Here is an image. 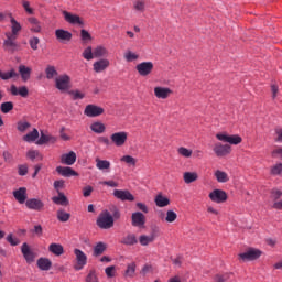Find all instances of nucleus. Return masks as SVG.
Instances as JSON below:
<instances>
[{
	"mask_svg": "<svg viewBox=\"0 0 282 282\" xmlns=\"http://www.w3.org/2000/svg\"><path fill=\"white\" fill-rule=\"evenodd\" d=\"M97 226L102 230L113 228V216L108 210L102 212L97 218Z\"/></svg>",
	"mask_w": 282,
	"mask_h": 282,
	"instance_id": "f257e3e1",
	"label": "nucleus"
},
{
	"mask_svg": "<svg viewBox=\"0 0 282 282\" xmlns=\"http://www.w3.org/2000/svg\"><path fill=\"white\" fill-rule=\"evenodd\" d=\"M262 254V250L249 248L247 251L238 254V260L242 263H246V261H257Z\"/></svg>",
	"mask_w": 282,
	"mask_h": 282,
	"instance_id": "f03ea898",
	"label": "nucleus"
},
{
	"mask_svg": "<svg viewBox=\"0 0 282 282\" xmlns=\"http://www.w3.org/2000/svg\"><path fill=\"white\" fill-rule=\"evenodd\" d=\"M127 140H129V132L127 131L115 132L110 135V141L118 148L124 147L127 144Z\"/></svg>",
	"mask_w": 282,
	"mask_h": 282,
	"instance_id": "7ed1b4c3",
	"label": "nucleus"
},
{
	"mask_svg": "<svg viewBox=\"0 0 282 282\" xmlns=\"http://www.w3.org/2000/svg\"><path fill=\"white\" fill-rule=\"evenodd\" d=\"M213 151L216 158H226V155H230V153L232 152V148L230 147V144L217 142L214 144Z\"/></svg>",
	"mask_w": 282,
	"mask_h": 282,
	"instance_id": "20e7f679",
	"label": "nucleus"
},
{
	"mask_svg": "<svg viewBox=\"0 0 282 282\" xmlns=\"http://www.w3.org/2000/svg\"><path fill=\"white\" fill-rule=\"evenodd\" d=\"M62 14L66 23H69L70 25H79V28H85V22L83 21L82 18H79L78 14H74L68 11H62Z\"/></svg>",
	"mask_w": 282,
	"mask_h": 282,
	"instance_id": "39448f33",
	"label": "nucleus"
},
{
	"mask_svg": "<svg viewBox=\"0 0 282 282\" xmlns=\"http://www.w3.org/2000/svg\"><path fill=\"white\" fill-rule=\"evenodd\" d=\"M74 254H75V265H74V270H83V268H85V265H87V254H85L83 252V250L80 249H74Z\"/></svg>",
	"mask_w": 282,
	"mask_h": 282,
	"instance_id": "423d86ee",
	"label": "nucleus"
},
{
	"mask_svg": "<svg viewBox=\"0 0 282 282\" xmlns=\"http://www.w3.org/2000/svg\"><path fill=\"white\" fill-rule=\"evenodd\" d=\"M7 39L3 42V47L6 52H10L11 54H14L17 50H19V44L17 43V37L12 36L10 32L6 33Z\"/></svg>",
	"mask_w": 282,
	"mask_h": 282,
	"instance_id": "0eeeda50",
	"label": "nucleus"
},
{
	"mask_svg": "<svg viewBox=\"0 0 282 282\" xmlns=\"http://www.w3.org/2000/svg\"><path fill=\"white\" fill-rule=\"evenodd\" d=\"M84 113L87 118H98V116H102V113H105V108L89 104L86 106Z\"/></svg>",
	"mask_w": 282,
	"mask_h": 282,
	"instance_id": "6e6552de",
	"label": "nucleus"
},
{
	"mask_svg": "<svg viewBox=\"0 0 282 282\" xmlns=\"http://www.w3.org/2000/svg\"><path fill=\"white\" fill-rule=\"evenodd\" d=\"M25 206L29 210H36L37 213H41L45 208V203L39 198H29L25 202Z\"/></svg>",
	"mask_w": 282,
	"mask_h": 282,
	"instance_id": "1a4fd4ad",
	"label": "nucleus"
},
{
	"mask_svg": "<svg viewBox=\"0 0 282 282\" xmlns=\"http://www.w3.org/2000/svg\"><path fill=\"white\" fill-rule=\"evenodd\" d=\"M153 62H142L135 66L139 76H149L153 72Z\"/></svg>",
	"mask_w": 282,
	"mask_h": 282,
	"instance_id": "9d476101",
	"label": "nucleus"
},
{
	"mask_svg": "<svg viewBox=\"0 0 282 282\" xmlns=\"http://www.w3.org/2000/svg\"><path fill=\"white\" fill-rule=\"evenodd\" d=\"M209 199L215 204H224L228 199V194L224 189H214L209 193Z\"/></svg>",
	"mask_w": 282,
	"mask_h": 282,
	"instance_id": "9b49d317",
	"label": "nucleus"
},
{
	"mask_svg": "<svg viewBox=\"0 0 282 282\" xmlns=\"http://www.w3.org/2000/svg\"><path fill=\"white\" fill-rule=\"evenodd\" d=\"M131 220L134 228H144V225L147 224V216L140 212L132 213Z\"/></svg>",
	"mask_w": 282,
	"mask_h": 282,
	"instance_id": "f8f14e48",
	"label": "nucleus"
},
{
	"mask_svg": "<svg viewBox=\"0 0 282 282\" xmlns=\"http://www.w3.org/2000/svg\"><path fill=\"white\" fill-rule=\"evenodd\" d=\"M72 32L65 29L55 30V39L58 41V43H69V41H72Z\"/></svg>",
	"mask_w": 282,
	"mask_h": 282,
	"instance_id": "ddd939ff",
	"label": "nucleus"
},
{
	"mask_svg": "<svg viewBox=\"0 0 282 282\" xmlns=\"http://www.w3.org/2000/svg\"><path fill=\"white\" fill-rule=\"evenodd\" d=\"M21 252H22L26 263H29V264L34 263V260L36 259V254L34 253V251H32V249H30V246L28 245V242H24L22 245Z\"/></svg>",
	"mask_w": 282,
	"mask_h": 282,
	"instance_id": "4468645a",
	"label": "nucleus"
},
{
	"mask_svg": "<svg viewBox=\"0 0 282 282\" xmlns=\"http://www.w3.org/2000/svg\"><path fill=\"white\" fill-rule=\"evenodd\" d=\"M113 195L117 199H120L121 202H134L135 200V197L129 191L115 189Z\"/></svg>",
	"mask_w": 282,
	"mask_h": 282,
	"instance_id": "2eb2a0df",
	"label": "nucleus"
},
{
	"mask_svg": "<svg viewBox=\"0 0 282 282\" xmlns=\"http://www.w3.org/2000/svg\"><path fill=\"white\" fill-rule=\"evenodd\" d=\"M69 82L70 78L68 75H61L55 79L56 88L59 89V91H65L69 89Z\"/></svg>",
	"mask_w": 282,
	"mask_h": 282,
	"instance_id": "dca6fc26",
	"label": "nucleus"
},
{
	"mask_svg": "<svg viewBox=\"0 0 282 282\" xmlns=\"http://www.w3.org/2000/svg\"><path fill=\"white\" fill-rule=\"evenodd\" d=\"M171 94H173V90H171V88L162 86H158L154 88V96L161 100H166V98H169Z\"/></svg>",
	"mask_w": 282,
	"mask_h": 282,
	"instance_id": "f3484780",
	"label": "nucleus"
},
{
	"mask_svg": "<svg viewBox=\"0 0 282 282\" xmlns=\"http://www.w3.org/2000/svg\"><path fill=\"white\" fill-rule=\"evenodd\" d=\"M56 171L62 177H78V172L74 171L72 167L57 166Z\"/></svg>",
	"mask_w": 282,
	"mask_h": 282,
	"instance_id": "a211bd4d",
	"label": "nucleus"
},
{
	"mask_svg": "<svg viewBox=\"0 0 282 282\" xmlns=\"http://www.w3.org/2000/svg\"><path fill=\"white\" fill-rule=\"evenodd\" d=\"M109 65H110L109 59L102 58V59L95 62L93 64V68H94V72H96V74H100L101 72H105V69H107V67H109Z\"/></svg>",
	"mask_w": 282,
	"mask_h": 282,
	"instance_id": "6ab92c4d",
	"label": "nucleus"
},
{
	"mask_svg": "<svg viewBox=\"0 0 282 282\" xmlns=\"http://www.w3.org/2000/svg\"><path fill=\"white\" fill-rule=\"evenodd\" d=\"M13 197H15L19 204H25L28 199V189L25 187H20L18 191L13 192Z\"/></svg>",
	"mask_w": 282,
	"mask_h": 282,
	"instance_id": "aec40b11",
	"label": "nucleus"
},
{
	"mask_svg": "<svg viewBox=\"0 0 282 282\" xmlns=\"http://www.w3.org/2000/svg\"><path fill=\"white\" fill-rule=\"evenodd\" d=\"M62 164H66L67 166H72L76 163V152L70 151L69 153L63 154L61 156Z\"/></svg>",
	"mask_w": 282,
	"mask_h": 282,
	"instance_id": "412c9836",
	"label": "nucleus"
},
{
	"mask_svg": "<svg viewBox=\"0 0 282 282\" xmlns=\"http://www.w3.org/2000/svg\"><path fill=\"white\" fill-rule=\"evenodd\" d=\"M10 91L12 96H22V98H28V94H30V90H28V87L25 86L17 88V86L11 85Z\"/></svg>",
	"mask_w": 282,
	"mask_h": 282,
	"instance_id": "4be33fe9",
	"label": "nucleus"
},
{
	"mask_svg": "<svg viewBox=\"0 0 282 282\" xmlns=\"http://www.w3.org/2000/svg\"><path fill=\"white\" fill-rule=\"evenodd\" d=\"M37 268L44 272H47L52 269V260L48 258H40L37 259Z\"/></svg>",
	"mask_w": 282,
	"mask_h": 282,
	"instance_id": "5701e85b",
	"label": "nucleus"
},
{
	"mask_svg": "<svg viewBox=\"0 0 282 282\" xmlns=\"http://www.w3.org/2000/svg\"><path fill=\"white\" fill-rule=\"evenodd\" d=\"M10 23H11V36H19V33L21 32V23L14 19V17L10 15Z\"/></svg>",
	"mask_w": 282,
	"mask_h": 282,
	"instance_id": "b1692460",
	"label": "nucleus"
},
{
	"mask_svg": "<svg viewBox=\"0 0 282 282\" xmlns=\"http://www.w3.org/2000/svg\"><path fill=\"white\" fill-rule=\"evenodd\" d=\"M90 130L93 133L101 134L107 131V127L101 121H95L90 124Z\"/></svg>",
	"mask_w": 282,
	"mask_h": 282,
	"instance_id": "393cba45",
	"label": "nucleus"
},
{
	"mask_svg": "<svg viewBox=\"0 0 282 282\" xmlns=\"http://www.w3.org/2000/svg\"><path fill=\"white\" fill-rule=\"evenodd\" d=\"M48 251H51L52 254H55V257H61V254H65V248H63V245L61 243H51L48 246Z\"/></svg>",
	"mask_w": 282,
	"mask_h": 282,
	"instance_id": "a878e982",
	"label": "nucleus"
},
{
	"mask_svg": "<svg viewBox=\"0 0 282 282\" xmlns=\"http://www.w3.org/2000/svg\"><path fill=\"white\" fill-rule=\"evenodd\" d=\"M154 202L159 208H165V206H169V204H171V200L169 199V197L162 194H158L154 198Z\"/></svg>",
	"mask_w": 282,
	"mask_h": 282,
	"instance_id": "bb28decb",
	"label": "nucleus"
},
{
	"mask_svg": "<svg viewBox=\"0 0 282 282\" xmlns=\"http://www.w3.org/2000/svg\"><path fill=\"white\" fill-rule=\"evenodd\" d=\"M138 264H135V262L128 263L123 276H126V279H133V276H135Z\"/></svg>",
	"mask_w": 282,
	"mask_h": 282,
	"instance_id": "cd10ccee",
	"label": "nucleus"
},
{
	"mask_svg": "<svg viewBox=\"0 0 282 282\" xmlns=\"http://www.w3.org/2000/svg\"><path fill=\"white\" fill-rule=\"evenodd\" d=\"M56 140H57L56 137L41 132L40 139L37 140V144L40 145L47 144V142H51L52 144H54Z\"/></svg>",
	"mask_w": 282,
	"mask_h": 282,
	"instance_id": "c85d7f7f",
	"label": "nucleus"
},
{
	"mask_svg": "<svg viewBox=\"0 0 282 282\" xmlns=\"http://www.w3.org/2000/svg\"><path fill=\"white\" fill-rule=\"evenodd\" d=\"M198 178H199V175H197L196 172H185L183 174V180L185 184H193V182H197Z\"/></svg>",
	"mask_w": 282,
	"mask_h": 282,
	"instance_id": "c756f323",
	"label": "nucleus"
},
{
	"mask_svg": "<svg viewBox=\"0 0 282 282\" xmlns=\"http://www.w3.org/2000/svg\"><path fill=\"white\" fill-rule=\"evenodd\" d=\"M217 182H219V184H226V182H229L230 181V177H228V173L221 171V170H217L215 173H214Z\"/></svg>",
	"mask_w": 282,
	"mask_h": 282,
	"instance_id": "7c9ffc66",
	"label": "nucleus"
},
{
	"mask_svg": "<svg viewBox=\"0 0 282 282\" xmlns=\"http://www.w3.org/2000/svg\"><path fill=\"white\" fill-rule=\"evenodd\" d=\"M54 204H57L58 206H68L69 200L67 199L66 195L63 193H58V196H54L53 198Z\"/></svg>",
	"mask_w": 282,
	"mask_h": 282,
	"instance_id": "2f4dec72",
	"label": "nucleus"
},
{
	"mask_svg": "<svg viewBox=\"0 0 282 282\" xmlns=\"http://www.w3.org/2000/svg\"><path fill=\"white\" fill-rule=\"evenodd\" d=\"M94 56L95 58H105L109 56V51L105 46H97L94 48Z\"/></svg>",
	"mask_w": 282,
	"mask_h": 282,
	"instance_id": "473e14b6",
	"label": "nucleus"
},
{
	"mask_svg": "<svg viewBox=\"0 0 282 282\" xmlns=\"http://www.w3.org/2000/svg\"><path fill=\"white\" fill-rule=\"evenodd\" d=\"M19 72L22 80H30V74H32V68L25 66V65H20L19 66Z\"/></svg>",
	"mask_w": 282,
	"mask_h": 282,
	"instance_id": "72a5a7b5",
	"label": "nucleus"
},
{
	"mask_svg": "<svg viewBox=\"0 0 282 282\" xmlns=\"http://www.w3.org/2000/svg\"><path fill=\"white\" fill-rule=\"evenodd\" d=\"M95 162H96V167L99 171H106V170L111 169V162H109L107 160L96 159Z\"/></svg>",
	"mask_w": 282,
	"mask_h": 282,
	"instance_id": "f704fd0d",
	"label": "nucleus"
},
{
	"mask_svg": "<svg viewBox=\"0 0 282 282\" xmlns=\"http://www.w3.org/2000/svg\"><path fill=\"white\" fill-rule=\"evenodd\" d=\"M155 241V234H151L150 236L142 235L139 237V243L142 246H149V243H153Z\"/></svg>",
	"mask_w": 282,
	"mask_h": 282,
	"instance_id": "c9c22d12",
	"label": "nucleus"
},
{
	"mask_svg": "<svg viewBox=\"0 0 282 282\" xmlns=\"http://www.w3.org/2000/svg\"><path fill=\"white\" fill-rule=\"evenodd\" d=\"M24 142H35L39 140V130L36 128L23 137Z\"/></svg>",
	"mask_w": 282,
	"mask_h": 282,
	"instance_id": "e433bc0d",
	"label": "nucleus"
},
{
	"mask_svg": "<svg viewBox=\"0 0 282 282\" xmlns=\"http://www.w3.org/2000/svg\"><path fill=\"white\" fill-rule=\"evenodd\" d=\"M105 250H107V245H105V242H98L95 247H94V257H100V254H104Z\"/></svg>",
	"mask_w": 282,
	"mask_h": 282,
	"instance_id": "4c0bfd02",
	"label": "nucleus"
},
{
	"mask_svg": "<svg viewBox=\"0 0 282 282\" xmlns=\"http://www.w3.org/2000/svg\"><path fill=\"white\" fill-rule=\"evenodd\" d=\"M121 243H123L124 246H135V243H138V238L135 237V235L131 234L126 236Z\"/></svg>",
	"mask_w": 282,
	"mask_h": 282,
	"instance_id": "58836bf2",
	"label": "nucleus"
},
{
	"mask_svg": "<svg viewBox=\"0 0 282 282\" xmlns=\"http://www.w3.org/2000/svg\"><path fill=\"white\" fill-rule=\"evenodd\" d=\"M70 217H72V214L65 212L64 209L57 210V219H58V221H62V223L69 221Z\"/></svg>",
	"mask_w": 282,
	"mask_h": 282,
	"instance_id": "ea45409f",
	"label": "nucleus"
},
{
	"mask_svg": "<svg viewBox=\"0 0 282 282\" xmlns=\"http://www.w3.org/2000/svg\"><path fill=\"white\" fill-rule=\"evenodd\" d=\"M17 76H19V74H17L14 69H11L10 72H6V73L0 70V78L2 80H10V78H17Z\"/></svg>",
	"mask_w": 282,
	"mask_h": 282,
	"instance_id": "a19ab883",
	"label": "nucleus"
},
{
	"mask_svg": "<svg viewBox=\"0 0 282 282\" xmlns=\"http://www.w3.org/2000/svg\"><path fill=\"white\" fill-rule=\"evenodd\" d=\"M14 109V104L12 101H6L0 105V110L2 113H10Z\"/></svg>",
	"mask_w": 282,
	"mask_h": 282,
	"instance_id": "79ce46f5",
	"label": "nucleus"
},
{
	"mask_svg": "<svg viewBox=\"0 0 282 282\" xmlns=\"http://www.w3.org/2000/svg\"><path fill=\"white\" fill-rule=\"evenodd\" d=\"M30 127H32V123L28 121H18L17 123V129L18 131H20V133H25V131L30 129Z\"/></svg>",
	"mask_w": 282,
	"mask_h": 282,
	"instance_id": "37998d69",
	"label": "nucleus"
},
{
	"mask_svg": "<svg viewBox=\"0 0 282 282\" xmlns=\"http://www.w3.org/2000/svg\"><path fill=\"white\" fill-rule=\"evenodd\" d=\"M46 78L48 80H52L55 76H58V72L56 70V67L54 66H47L45 69Z\"/></svg>",
	"mask_w": 282,
	"mask_h": 282,
	"instance_id": "c03bdc74",
	"label": "nucleus"
},
{
	"mask_svg": "<svg viewBox=\"0 0 282 282\" xmlns=\"http://www.w3.org/2000/svg\"><path fill=\"white\" fill-rule=\"evenodd\" d=\"M120 162H124L126 164H128L129 166H135L138 160H135V158L131 156V155H123L120 159Z\"/></svg>",
	"mask_w": 282,
	"mask_h": 282,
	"instance_id": "a18cd8bd",
	"label": "nucleus"
},
{
	"mask_svg": "<svg viewBox=\"0 0 282 282\" xmlns=\"http://www.w3.org/2000/svg\"><path fill=\"white\" fill-rule=\"evenodd\" d=\"M138 58H140V55H138L131 51H127L124 53V59L127 61V63H132V61H138Z\"/></svg>",
	"mask_w": 282,
	"mask_h": 282,
	"instance_id": "49530a36",
	"label": "nucleus"
},
{
	"mask_svg": "<svg viewBox=\"0 0 282 282\" xmlns=\"http://www.w3.org/2000/svg\"><path fill=\"white\" fill-rule=\"evenodd\" d=\"M83 57L85 58V61H93V58H95L91 46H88L84 50Z\"/></svg>",
	"mask_w": 282,
	"mask_h": 282,
	"instance_id": "de8ad7c7",
	"label": "nucleus"
},
{
	"mask_svg": "<svg viewBox=\"0 0 282 282\" xmlns=\"http://www.w3.org/2000/svg\"><path fill=\"white\" fill-rule=\"evenodd\" d=\"M241 142H242V139L239 134H232V135L229 134L228 141H227L228 144H241Z\"/></svg>",
	"mask_w": 282,
	"mask_h": 282,
	"instance_id": "09e8293b",
	"label": "nucleus"
},
{
	"mask_svg": "<svg viewBox=\"0 0 282 282\" xmlns=\"http://www.w3.org/2000/svg\"><path fill=\"white\" fill-rule=\"evenodd\" d=\"M176 219H177V213L173 210L166 212L165 221H167V224H173V221H175Z\"/></svg>",
	"mask_w": 282,
	"mask_h": 282,
	"instance_id": "8fccbe9b",
	"label": "nucleus"
},
{
	"mask_svg": "<svg viewBox=\"0 0 282 282\" xmlns=\"http://www.w3.org/2000/svg\"><path fill=\"white\" fill-rule=\"evenodd\" d=\"M133 8L137 10V12H144L145 10V4L143 0H135L133 2Z\"/></svg>",
	"mask_w": 282,
	"mask_h": 282,
	"instance_id": "3c124183",
	"label": "nucleus"
},
{
	"mask_svg": "<svg viewBox=\"0 0 282 282\" xmlns=\"http://www.w3.org/2000/svg\"><path fill=\"white\" fill-rule=\"evenodd\" d=\"M271 175H280L282 177V163H278L271 167Z\"/></svg>",
	"mask_w": 282,
	"mask_h": 282,
	"instance_id": "603ef678",
	"label": "nucleus"
},
{
	"mask_svg": "<svg viewBox=\"0 0 282 282\" xmlns=\"http://www.w3.org/2000/svg\"><path fill=\"white\" fill-rule=\"evenodd\" d=\"M86 282H100L98 280V275L96 274V270H90L88 275L86 276Z\"/></svg>",
	"mask_w": 282,
	"mask_h": 282,
	"instance_id": "864d4df0",
	"label": "nucleus"
},
{
	"mask_svg": "<svg viewBox=\"0 0 282 282\" xmlns=\"http://www.w3.org/2000/svg\"><path fill=\"white\" fill-rule=\"evenodd\" d=\"M105 274L108 279H113V276H116V265H110L106 268Z\"/></svg>",
	"mask_w": 282,
	"mask_h": 282,
	"instance_id": "5fc2aeb1",
	"label": "nucleus"
},
{
	"mask_svg": "<svg viewBox=\"0 0 282 282\" xmlns=\"http://www.w3.org/2000/svg\"><path fill=\"white\" fill-rule=\"evenodd\" d=\"M178 154L183 158H191V155H193V150L181 147L178 148Z\"/></svg>",
	"mask_w": 282,
	"mask_h": 282,
	"instance_id": "6e6d98bb",
	"label": "nucleus"
},
{
	"mask_svg": "<svg viewBox=\"0 0 282 282\" xmlns=\"http://www.w3.org/2000/svg\"><path fill=\"white\" fill-rule=\"evenodd\" d=\"M22 7H23V9L25 10V13H26V14H34V9H32V8L30 7V1H28V0H22Z\"/></svg>",
	"mask_w": 282,
	"mask_h": 282,
	"instance_id": "4d7b16f0",
	"label": "nucleus"
},
{
	"mask_svg": "<svg viewBox=\"0 0 282 282\" xmlns=\"http://www.w3.org/2000/svg\"><path fill=\"white\" fill-rule=\"evenodd\" d=\"M142 276H147V274L153 273V265L151 264H145L142 269L141 272Z\"/></svg>",
	"mask_w": 282,
	"mask_h": 282,
	"instance_id": "13d9d810",
	"label": "nucleus"
},
{
	"mask_svg": "<svg viewBox=\"0 0 282 282\" xmlns=\"http://www.w3.org/2000/svg\"><path fill=\"white\" fill-rule=\"evenodd\" d=\"M282 197V191L281 189H272L271 191V199H273L274 202H276V199H281Z\"/></svg>",
	"mask_w": 282,
	"mask_h": 282,
	"instance_id": "bf43d9fd",
	"label": "nucleus"
},
{
	"mask_svg": "<svg viewBox=\"0 0 282 282\" xmlns=\"http://www.w3.org/2000/svg\"><path fill=\"white\" fill-rule=\"evenodd\" d=\"M39 43H41V40H39V37H32L29 41L30 47L33 48L34 51L39 50Z\"/></svg>",
	"mask_w": 282,
	"mask_h": 282,
	"instance_id": "052dcab7",
	"label": "nucleus"
},
{
	"mask_svg": "<svg viewBox=\"0 0 282 282\" xmlns=\"http://www.w3.org/2000/svg\"><path fill=\"white\" fill-rule=\"evenodd\" d=\"M70 94L73 95L74 100H83V98H85V94L80 90H72Z\"/></svg>",
	"mask_w": 282,
	"mask_h": 282,
	"instance_id": "680f3d73",
	"label": "nucleus"
},
{
	"mask_svg": "<svg viewBox=\"0 0 282 282\" xmlns=\"http://www.w3.org/2000/svg\"><path fill=\"white\" fill-rule=\"evenodd\" d=\"M217 140L220 142H228L229 134L226 132H220L216 134Z\"/></svg>",
	"mask_w": 282,
	"mask_h": 282,
	"instance_id": "e2e57ef3",
	"label": "nucleus"
},
{
	"mask_svg": "<svg viewBox=\"0 0 282 282\" xmlns=\"http://www.w3.org/2000/svg\"><path fill=\"white\" fill-rule=\"evenodd\" d=\"M7 241L11 246H19V239L14 238V236H12V234L7 236Z\"/></svg>",
	"mask_w": 282,
	"mask_h": 282,
	"instance_id": "0e129e2a",
	"label": "nucleus"
},
{
	"mask_svg": "<svg viewBox=\"0 0 282 282\" xmlns=\"http://www.w3.org/2000/svg\"><path fill=\"white\" fill-rule=\"evenodd\" d=\"M18 173L19 175H21L22 177L28 175V166L25 164L23 165H19L18 166Z\"/></svg>",
	"mask_w": 282,
	"mask_h": 282,
	"instance_id": "69168bd1",
	"label": "nucleus"
},
{
	"mask_svg": "<svg viewBox=\"0 0 282 282\" xmlns=\"http://www.w3.org/2000/svg\"><path fill=\"white\" fill-rule=\"evenodd\" d=\"M80 36L82 41H91V34H89L85 29L80 31Z\"/></svg>",
	"mask_w": 282,
	"mask_h": 282,
	"instance_id": "338daca9",
	"label": "nucleus"
},
{
	"mask_svg": "<svg viewBox=\"0 0 282 282\" xmlns=\"http://www.w3.org/2000/svg\"><path fill=\"white\" fill-rule=\"evenodd\" d=\"M215 282H226L228 281V274H217L214 279Z\"/></svg>",
	"mask_w": 282,
	"mask_h": 282,
	"instance_id": "774afa93",
	"label": "nucleus"
}]
</instances>
